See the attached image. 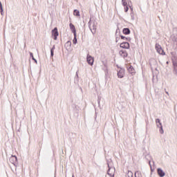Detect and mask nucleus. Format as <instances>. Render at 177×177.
I'll use <instances>...</instances> for the list:
<instances>
[{
    "label": "nucleus",
    "instance_id": "1",
    "mask_svg": "<svg viewBox=\"0 0 177 177\" xmlns=\"http://www.w3.org/2000/svg\"><path fill=\"white\" fill-rule=\"evenodd\" d=\"M171 61H172L173 68H174L173 73H174V74L177 75V55H176V53L171 52Z\"/></svg>",
    "mask_w": 177,
    "mask_h": 177
},
{
    "label": "nucleus",
    "instance_id": "2",
    "mask_svg": "<svg viewBox=\"0 0 177 177\" xmlns=\"http://www.w3.org/2000/svg\"><path fill=\"white\" fill-rule=\"evenodd\" d=\"M109 170L107 171L108 175L111 177H114V174H115V168L113 167H110V164L108 163Z\"/></svg>",
    "mask_w": 177,
    "mask_h": 177
},
{
    "label": "nucleus",
    "instance_id": "3",
    "mask_svg": "<svg viewBox=\"0 0 177 177\" xmlns=\"http://www.w3.org/2000/svg\"><path fill=\"white\" fill-rule=\"evenodd\" d=\"M86 62L89 66H93V63L95 62V58L91 57V55L88 54L86 56Z\"/></svg>",
    "mask_w": 177,
    "mask_h": 177
},
{
    "label": "nucleus",
    "instance_id": "4",
    "mask_svg": "<svg viewBox=\"0 0 177 177\" xmlns=\"http://www.w3.org/2000/svg\"><path fill=\"white\" fill-rule=\"evenodd\" d=\"M156 52L159 53V55H165V52H164V50L162 49L161 46H160V44H156Z\"/></svg>",
    "mask_w": 177,
    "mask_h": 177
},
{
    "label": "nucleus",
    "instance_id": "5",
    "mask_svg": "<svg viewBox=\"0 0 177 177\" xmlns=\"http://www.w3.org/2000/svg\"><path fill=\"white\" fill-rule=\"evenodd\" d=\"M52 36L54 37L55 41L57 39V37H59V31H57V28H55L52 30Z\"/></svg>",
    "mask_w": 177,
    "mask_h": 177
},
{
    "label": "nucleus",
    "instance_id": "6",
    "mask_svg": "<svg viewBox=\"0 0 177 177\" xmlns=\"http://www.w3.org/2000/svg\"><path fill=\"white\" fill-rule=\"evenodd\" d=\"M124 75H125V70L124 68H120L118 71V78H124Z\"/></svg>",
    "mask_w": 177,
    "mask_h": 177
},
{
    "label": "nucleus",
    "instance_id": "7",
    "mask_svg": "<svg viewBox=\"0 0 177 177\" xmlns=\"http://www.w3.org/2000/svg\"><path fill=\"white\" fill-rule=\"evenodd\" d=\"M88 27L91 30H96V25H95V21H92V19H90L88 22Z\"/></svg>",
    "mask_w": 177,
    "mask_h": 177
},
{
    "label": "nucleus",
    "instance_id": "8",
    "mask_svg": "<svg viewBox=\"0 0 177 177\" xmlns=\"http://www.w3.org/2000/svg\"><path fill=\"white\" fill-rule=\"evenodd\" d=\"M10 162L11 164H13V165H16V162H17V157L16 156L12 155L10 158Z\"/></svg>",
    "mask_w": 177,
    "mask_h": 177
},
{
    "label": "nucleus",
    "instance_id": "9",
    "mask_svg": "<svg viewBox=\"0 0 177 177\" xmlns=\"http://www.w3.org/2000/svg\"><path fill=\"white\" fill-rule=\"evenodd\" d=\"M120 48L123 49H129V43L128 42H123L120 45Z\"/></svg>",
    "mask_w": 177,
    "mask_h": 177
},
{
    "label": "nucleus",
    "instance_id": "10",
    "mask_svg": "<svg viewBox=\"0 0 177 177\" xmlns=\"http://www.w3.org/2000/svg\"><path fill=\"white\" fill-rule=\"evenodd\" d=\"M158 175H159L160 177H164L165 176V172L162 170L161 168H158L157 169Z\"/></svg>",
    "mask_w": 177,
    "mask_h": 177
},
{
    "label": "nucleus",
    "instance_id": "11",
    "mask_svg": "<svg viewBox=\"0 0 177 177\" xmlns=\"http://www.w3.org/2000/svg\"><path fill=\"white\" fill-rule=\"evenodd\" d=\"M69 27L71 28V31L73 33V35L75 37V34H77V30H75V26L73 24H70Z\"/></svg>",
    "mask_w": 177,
    "mask_h": 177
},
{
    "label": "nucleus",
    "instance_id": "12",
    "mask_svg": "<svg viewBox=\"0 0 177 177\" xmlns=\"http://www.w3.org/2000/svg\"><path fill=\"white\" fill-rule=\"evenodd\" d=\"M119 55H120V56L122 57H128V53L127 52V50H121L119 52Z\"/></svg>",
    "mask_w": 177,
    "mask_h": 177
},
{
    "label": "nucleus",
    "instance_id": "13",
    "mask_svg": "<svg viewBox=\"0 0 177 177\" xmlns=\"http://www.w3.org/2000/svg\"><path fill=\"white\" fill-rule=\"evenodd\" d=\"M65 48H66V50H71V41H68L65 44Z\"/></svg>",
    "mask_w": 177,
    "mask_h": 177
},
{
    "label": "nucleus",
    "instance_id": "14",
    "mask_svg": "<svg viewBox=\"0 0 177 177\" xmlns=\"http://www.w3.org/2000/svg\"><path fill=\"white\" fill-rule=\"evenodd\" d=\"M127 70L130 74H135V68H133V66H129L127 67Z\"/></svg>",
    "mask_w": 177,
    "mask_h": 177
},
{
    "label": "nucleus",
    "instance_id": "15",
    "mask_svg": "<svg viewBox=\"0 0 177 177\" xmlns=\"http://www.w3.org/2000/svg\"><path fill=\"white\" fill-rule=\"evenodd\" d=\"M122 32H123V34L128 35L131 34V30H129V28H126L123 29Z\"/></svg>",
    "mask_w": 177,
    "mask_h": 177
},
{
    "label": "nucleus",
    "instance_id": "16",
    "mask_svg": "<svg viewBox=\"0 0 177 177\" xmlns=\"http://www.w3.org/2000/svg\"><path fill=\"white\" fill-rule=\"evenodd\" d=\"M156 122L157 128H160V127L162 126V124L161 123V121L160 120V119H156Z\"/></svg>",
    "mask_w": 177,
    "mask_h": 177
},
{
    "label": "nucleus",
    "instance_id": "17",
    "mask_svg": "<svg viewBox=\"0 0 177 177\" xmlns=\"http://www.w3.org/2000/svg\"><path fill=\"white\" fill-rule=\"evenodd\" d=\"M73 15H74V16H77V17H80V16H81V15H80V10H74V11H73Z\"/></svg>",
    "mask_w": 177,
    "mask_h": 177
},
{
    "label": "nucleus",
    "instance_id": "18",
    "mask_svg": "<svg viewBox=\"0 0 177 177\" xmlns=\"http://www.w3.org/2000/svg\"><path fill=\"white\" fill-rule=\"evenodd\" d=\"M135 177H142V173L139 171H137L135 173Z\"/></svg>",
    "mask_w": 177,
    "mask_h": 177
},
{
    "label": "nucleus",
    "instance_id": "19",
    "mask_svg": "<svg viewBox=\"0 0 177 177\" xmlns=\"http://www.w3.org/2000/svg\"><path fill=\"white\" fill-rule=\"evenodd\" d=\"M127 177H133V173H132L131 171H128Z\"/></svg>",
    "mask_w": 177,
    "mask_h": 177
},
{
    "label": "nucleus",
    "instance_id": "20",
    "mask_svg": "<svg viewBox=\"0 0 177 177\" xmlns=\"http://www.w3.org/2000/svg\"><path fill=\"white\" fill-rule=\"evenodd\" d=\"M172 41H174V45L177 46V35L174 37Z\"/></svg>",
    "mask_w": 177,
    "mask_h": 177
},
{
    "label": "nucleus",
    "instance_id": "21",
    "mask_svg": "<svg viewBox=\"0 0 177 177\" xmlns=\"http://www.w3.org/2000/svg\"><path fill=\"white\" fill-rule=\"evenodd\" d=\"M0 10H1V15L3 16V8L2 7V3L0 1Z\"/></svg>",
    "mask_w": 177,
    "mask_h": 177
},
{
    "label": "nucleus",
    "instance_id": "22",
    "mask_svg": "<svg viewBox=\"0 0 177 177\" xmlns=\"http://www.w3.org/2000/svg\"><path fill=\"white\" fill-rule=\"evenodd\" d=\"M122 5H123V6H128V3L127 2V0H122Z\"/></svg>",
    "mask_w": 177,
    "mask_h": 177
},
{
    "label": "nucleus",
    "instance_id": "23",
    "mask_svg": "<svg viewBox=\"0 0 177 177\" xmlns=\"http://www.w3.org/2000/svg\"><path fill=\"white\" fill-rule=\"evenodd\" d=\"M73 43L74 44V45L77 44V34H75V35H74V39L73 40Z\"/></svg>",
    "mask_w": 177,
    "mask_h": 177
},
{
    "label": "nucleus",
    "instance_id": "24",
    "mask_svg": "<svg viewBox=\"0 0 177 177\" xmlns=\"http://www.w3.org/2000/svg\"><path fill=\"white\" fill-rule=\"evenodd\" d=\"M30 57H32V59L34 60V62L37 64V59H35V58H34V55L32 54V53H30Z\"/></svg>",
    "mask_w": 177,
    "mask_h": 177
},
{
    "label": "nucleus",
    "instance_id": "25",
    "mask_svg": "<svg viewBox=\"0 0 177 177\" xmlns=\"http://www.w3.org/2000/svg\"><path fill=\"white\" fill-rule=\"evenodd\" d=\"M159 128V132L160 133L162 134L164 133V129H162V126H160Z\"/></svg>",
    "mask_w": 177,
    "mask_h": 177
},
{
    "label": "nucleus",
    "instance_id": "26",
    "mask_svg": "<svg viewBox=\"0 0 177 177\" xmlns=\"http://www.w3.org/2000/svg\"><path fill=\"white\" fill-rule=\"evenodd\" d=\"M129 10V8H128V6H124V12H128Z\"/></svg>",
    "mask_w": 177,
    "mask_h": 177
},
{
    "label": "nucleus",
    "instance_id": "27",
    "mask_svg": "<svg viewBox=\"0 0 177 177\" xmlns=\"http://www.w3.org/2000/svg\"><path fill=\"white\" fill-rule=\"evenodd\" d=\"M131 20H135V16L133 15V13H131Z\"/></svg>",
    "mask_w": 177,
    "mask_h": 177
},
{
    "label": "nucleus",
    "instance_id": "28",
    "mask_svg": "<svg viewBox=\"0 0 177 177\" xmlns=\"http://www.w3.org/2000/svg\"><path fill=\"white\" fill-rule=\"evenodd\" d=\"M120 38L122 39H128V38L127 37H124V36H120Z\"/></svg>",
    "mask_w": 177,
    "mask_h": 177
},
{
    "label": "nucleus",
    "instance_id": "29",
    "mask_svg": "<svg viewBox=\"0 0 177 177\" xmlns=\"http://www.w3.org/2000/svg\"><path fill=\"white\" fill-rule=\"evenodd\" d=\"M53 51H52V50H50V56L52 57H53Z\"/></svg>",
    "mask_w": 177,
    "mask_h": 177
},
{
    "label": "nucleus",
    "instance_id": "30",
    "mask_svg": "<svg viewBox=\"0 0 177 177\" xmlns=\"http://www.w3.org/2000/svg\"><path fill=\"white\" fill-rule=\"evenodd\" d=\"M51 51L53 52V50H55V46H53V48L50 49Z\"/></svg>",
    "mask_w": 177,
    "mask_h": 177
},
{
    "label": "nucleus",
    "instance_id": "31",
    "mask_svg": "<svg viewBox=\"0 0 177 177\" xmlns=\"http://www.w3.org/2000/svg\"><path fill=\"white\" fill-rule=\"evenodd\" d=\"M167 95H168V96H169V93H168L167 91H166Z\"/></svg>",
    "mask_w": 177,
    "mask_h": 177
},
{
    "label": "nucleus",
    "instance_id": "32",
    "mask_svg": "<svg viewBox=\"0 0 177 177\" xmlns=\"http://www.w3.org/2000/svg\"><path fill=\"white\" fill-rule=\"evenodd\" d=\"M76 76L78 77V73H76Z\"/></svg>",
    "mask_w": 177,
    "mask_h": 177
},
{
    "label": "nucleus",
    "instance_id": "33",
    "mask_svg": "<svg viewBox=\"0 0 177 177\" xmlns=\"http://www.w3.org/2000/svg\"><path fill=\"white\" fill-rule=\"evenodd\" d=\"M116 42H118V40H117V39H116Z\"/></svg>",
    "mask_w": 177,
    "mask_h": 177
},
{
    "label": "nucleus",
    "instance_id": "34",
    "mask_svg": "<svg viewBox=\"0 0 177 177\" xmlns=\"http://www.w3.org/2000/svg\"><path fill=\"white\" fill-rule=\"evenodd\" d=\"M168 63H169V62H167V64H168Z\"/></svg>",
    "mask_w": 177,
    "mask_h": 177
},
{
    "label": "nucleus",
    "instance_id": "35",
    "mask_svg": "<svg viewBox=\"0 0 177 177\" xmlns=\"http://www.w3.org/2000/svg\"><path fill=\"white\" fill-rule=\"evenodd\" d=\"M72 177H74V175H73Z\"/></svg>",
    "mask_w": 177,
    "mask_h": 177
}]
</instances>
